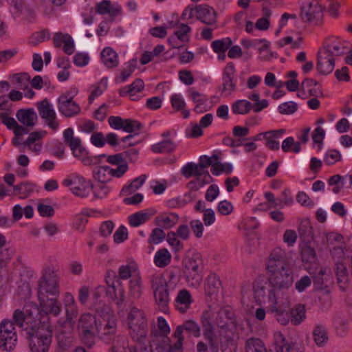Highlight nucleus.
Masks as SVG:
<instances>
[{
	"label": "nucleus",
	"instance_id": "1",
	"mask_svg": "<svg viewBox=\"0 0 352 352\" xmlns=\"http://www.w3.org/2000/svg\"><path fill=\"white\" fill-rule=\"evenodd\" d=\"M16 326L25 331L31 352H47L52 344V331L47 314H41L34 302L16 309L12 318Z\"/></svg>",
	"mask_w": 352,
	"mask_h": 352
},
{
	"label": "nucleus",
	"instance_id": "2",
	"mask_svg": "<svg viewBox=\"0 0 352 352\" xmlns=\"http://www.w3.org/2000/svg\"><path fill=\"white\" fill-rule=\"evenodd\" d=\"M200 320L204 337L211 345L216 336L215 327L220 335L225 338H230L236 328L234 313L229 306L217 311L210 307L202 313Z\"/></svg>",
	"mask_w": 352,
	"mask_h": 352
},
{
	"label": "nucleus",
	"instance_id": "3",
	"mask_svg": "<svg viewBox=\"0 0 352 352\" xmlns=\"http://www.w3.org/2000/svg\"><path fill=\"white\" fill-rule=\"evenodd\" d=\"M60 277L54 267L46 266L42 270L38 280V298L41 314L58 316L61 311V304L58 300L60 294Z\"/></svg>",
	"mask_w": 352,
	"mask_h": 352
},
{
	"label": "nucleus",
	"instance_id": "4",
	"mask_svg": "<svg viewBox=\"0 0 352 352\" xmlns=\"http://www.w3.org/2000/svg\"><path fill=\"white\" fill-rule=\"evenodd\" d=\"M270 289L268 300L270 303H277L279 300H288V292L294 283V273L291 267L267 271ZM288 304V302H286Z\"/></svg>",
	"mask_w": 352,
	"mask_h": 352
},
{
	"label": "nucleus",
	"instance_id": "5",
	"mask_svg": "<svg viewBox=\"0 0 352 352\" xmlns=\"http://www.w3.org/2000/svg\"><path fill=\"white\" fill-rule=\"evenodd\" d=\"M147 279L155 302L160 311L166 313L169 309V292L176 288L179 278L170 273L167 280L162 273H153L148 276Z\"/></svg>",
	"mask_w": 352,
	"mask_h": 352
},
{
	"label": "nucleus",
	"instance_id": "6",
	"mask_svg": "<svg viewBox=\"0 0 352 352\" xmlns=\"http://www.w3.org/2000/svg\"><path fill=\"white\" fill-rule=\"evenodd\" d=\"M126 324L131 338L136 342L144 343L148 336V326L143 310L133 307L126 317Z\"/></svg>",
	"mask_w": 352,
	"mask_h": 352
},
{
	"label": "nucleus",
	"instance_id": "7",
	"mask_svg": "<svg viewBox=\"0 0 352 352\" xmlns=\"http://www.w3.org/2000/svg\"><path fill=\"white\" fill-rule=\"evenodd\" d=\"M183 264L184 273L188 283L195 287L199 286L203 279L202 256L198 252H193L184 258Z\"/></svg>",
	"mask_w": 352,
	"mask_h": 352
},
{
	"label": "nucleus",
	"instance_id": "8",
	"mask_svg": "<svg viewBox=\"0 0 352 352\" xmlns=\"http://www.w3.org/2000/svg\"><path fill=\"white\" fill-rule=\"evenodd\" d=\"M184 333L195 338H199L201 336V327L193 320H186L182 324L177 326L172 335L173 352L183 351Z\"/></svg>",
	"mask_w": 352,
	"mask_h": 352
},
{
	"label": "nucleus",
	"instance_id": "9",
	"mask_svg": "<svg viewBox=\"0 0 352 352\" xmlns=\"http://www.w3.org/2000/svg\"><path fill=\"white\" fill-rule=\"evenodd\" d=\"M99 318L89 313H84L80 315L78 328L80 332L82 341L88 346H92L95 343Z\"/></svg>",
	"mask_w": 352,
	"mask_h": 352
},
{
	"label": "nucleus",
	"instance_id": "10",
	"mask_svg": "<svg viewBox=\"0 0 352 352\" xmlns=\"http://www.w3.org/2000/svg\"><path fill=\"white\" fill-rule=\"evenodd\" d=\"M117 320L111 313H106L99 318L96 333L106 344H110L116 338Z\"/></svg>",
	"mask_w": 352,
	"mask_h": 352
},
{
	"label": "nucleus",
	"instance_id": "11",
	"mask_svg": "<svg viewBox=\"0 0 352 352\" xmlns=\"http://www.w3.org/2000/svg\"><path fill=\"white\" fill-rule=\"evenodd\" d=\"M63 139L72 150L74 156L79 159L85 165L88 166L96 162L97 157H89L87 156V151L82 146L79 138L74 136V131L72 128L65 129L63 132Z\"/></svg>",
	"mask_w": 352,
	"mask_h": 352
},
{
	"label": "nucleus",
	"instance_id": "12",
	"mask_svg": "<svg viewBox=\"0 0 352 352\" xmlns=\"http://www.w3.org/2000/svg\"><path fill=\"white\" fill-rule=\"evenodd\" d=\"M14 320H3L0 323V349L3 351H12L17 342V334Z\"/></svg>",
	"mask_w": 352,
	"mask_h": 352
},
{
	"label": "nucleus",
	"instance_id": "13",
	"mask_svg": "<svg viewBox=\"0 0 352 352\" xmlns=\"http://www.w3.org/2000/svg\"><path fill=\"white\" fill-rule=\"evenodd\" d=\"M300 16L303 21L314 25H320L323 22V11L318 0H305Z\"/></svg>",
	"mask_w": 352,
	"mask_h": 352
},
{
	"label": "nucleus",
	"instance_id": "14",
	"mask_svg": "<svg viewBox=\"0 0 352 352\" xmlns=\"http://www.w3.org/2000/svg\"><path fill=\"white\" fill-rule=\"evenodd\" d=\"M63 185L69 187L71 192L76 196L87 197L90 192L91 183L86 180L83 177L73 173L63 180Z\"/></svg>",
	"mask_w": 352,
	"mask_h": 352
},
{
	"label": "nucleus",
	"instance_id": "15",
	"mask_svg": "<svg viewBox=\"0 0 352 352\" xmlns=\"http://www.w3.org/2000/svg\"><path fill=\"white\" fill-rule=\"evenodd\" d=\"M128 170L126 164H120L113 168L109 166H100L96 167L93 173L94 177L100 183L110 182L113 177L120 178Z\"/></svg>",
	"mask_w": 352,
	"mask_h": 352
},
{
	"label": "nucleus",
	"instance_id": "16",
	"mask_svg": "<svg viewBox=\"0 0 352 352\" xmlns=\"http://www.w3.org/2000/svg\"><path fill=\"white\" fill-rule=\"evenodd\" d=\"M36 107L39 116L44 120L45 124L53 131H56L59 127V122L52 104L47 99H44L37 102Z\"/></svg>",
	"mask_w": 352,
	"mask_h": 352
},
{
	"label": "nucleus",
	"instance_id": "17",
	"mask_svg": "<svg viewBox=\"0 0 352 352\" xmlns=\"http://www.w3.org/2000/svg\"><path fill=\"white\" fill-rule=\"evenodd\" d=\"M349 48L348 42L336 36H330L326 39L322 50L335 57L346 54Z\"/></svg>",
	"mask_w": 352,
	"mask_h": 352
},
{
	"label": "nucleus",
	"instance_id": "18",
	"mask_svg": "<svg viewBox=\"0 0 352 352\" xmlns=\"http://www.w3.org/2000/svg\"><path fill=\"white\" fill-rule=\"evenodd\" d=\"M58 111L66 117H73L80 112L78 104L73 100L69 93L62 94L58 99Z\"/></svg>",
	"mask_w": 352,
	"mask_h": 352
},
{
	"label": "nucleus",
	"instance_id": "19",
	"mask_svg": "<svg viewBox=\"0 0 352 352\" xmlns=\"http://www.w3.org/2000/svg\"><path fill=\"white\" fill-rule=\"evenodd\" d=\"M283 267H290L287 261L285 252L280 248H274L270 254L266 263V270H273Z\"/></svg>",
	"mask_w": 352,
	"mask_h": 352
},
{
	"label": "nucleus",
	"instance_id": "20",
	"mask_svg": "<svg viewBox=\"0 0 352 352\" xmlns=\"http://www.w3.org/2000/svg\"><path fill=\"white\" fill-rule=\"evenodd\" d=\"M335 67V57L322 50L318 54L316 69L320 74L327 75L331 73Z\"/></svg>",
	"mask_w": 352,
	"mask_h": 352
},
{
	"label": "nucleus",
	"instance_id": "21",
	"mask_svg": "<svg viewBox=\"0 0 352 352\" xmlns=\"http://www.w3.org/2000/svg\"><path fill=\"white\" fill-rule=\"evenodd\" d=\"M235 67L232 63H228L223 73V91L231 94L236 90V79L234 76Z\"/></svg>",
	"mask_w": 352,
	"mask_h": 352
},
{
	"label": "nucleus",
	"instance_id": "22",
	"mask_svg": "<svg viewBox=\"0 0 352 352\" xmlns=\"http://www.w3.org/2000/svg\"><path fill=\"white\" fill-rule=\"evenodd\" d=\"M157 325L158 330V336H156V338L153 341V344H164V341L165 338L168 340V348L167 350L172 351L173 349V338L170 340L168 335L170 332V328L166 322V320L162 317L160 316L157 318Z\"/></svg>",
	"mask_w": 352,
	"mask_h": 352
},
{
	"label": "nucleus",
	"instance_id": "23",
	"mask_svg": "<svg viewBox=\"0 0 352 352\" xmlns=\"http://www.w3.org/2000/svg\"><path fill=\"white\" fill-rule=\"evenodd\" d=\"M194 300L190 292L186 289L178 292L174 301L175 309L181 314L186 313L192 306Z\"/></svg>",
	"mask_w": 352,
	"mask_h": 352
},
{
	"label": "nucleus",
	"instance_id": "24",
	"mask_svg": "<svg viewBox=\"0 0 352 352\" xmlns=\"http://www.w3.org/2000/svg\"><path fill=\"white\" fill-rule=\"evenodd\" d=\"M128 298L132 301H138L144 294L142 279L140 275L132 277L128 283Z\"/></svg>",
	"mask_w": 352,
	"mask_h": 352
},
{
	"label": "nucleus",
	"instance_id": "25",
	"mask_svg": "<svg viewBox=\"0 0 352 352\" xmlns=\"http://www.w3.org/2000/svg\"><path fill=\"white\" fill-rule=\"evenodd\" d=\"M96 12L100 14H109L113 21L115 17L121 15L122 8L118 3H112L110 1L103 0L96 5Z\"/></svg>",
	"mask_w": 352,
	"mask_h": 352
},
{
	"label": "nucleus",
	"instance_id": "26",
	"mask_svg": "<svg viewBox=\"0 0 352 352\" xmlns=\"http://www.w3.org/2000/svg\"><path fill=\"white\" fill-rule=\"evenodd\" d=\"M17 120L26 128L32 129L37 122L38 116L34 109H21L16 114Z\"/></svg>",
	"mask_w": 352,
	"mask_h": 352
},
{
	"label": "nucleus",
	"instance_id": "27",
	"mask_svg": "<svg viewBox=\"0 0 352 352\" xmlns=\"http://www.w3.org/2000/svg\"><path fill=\"white\" fill-rule=\"evenodd\" d=\"M197 17L204 23L212 25L216 22V12L207 5H200L195 9Z\"/></svg>",
	"mask_w": 352,
	"mask_h": 352
},
{
	"label": "nucleus",
	"instance_id": "28",
	"mask_svg": "<svg viewBox=\"0 0 352 352\" xmlns=\"http://www.w3.org/2000/svg\"><path fill=\"white\" fill-rule=\"evenodd\" d=\"M189 98L195 103L194 111L196 113H204L209 110L206 105L208 97L196 91L194 88H190L188 90Z\"/></svg>",
	"mask_w": 352,
	"mask_h": 352
},
{
	"label": "nucleus",
	"instance_id": "29",
	"mask_svg": "<svg viewBox=\"0 0 352 352\" xmlns=\"http://www.w3.org/2000/svg\"><path fill=\"white\" fill-rule=\"evenodd\" d=\"M155 213L153 210H144L135 212L129 216V223L132 227H138L147 222Z\"/></svg>",
	"mask_w": 352,
	"mask_h": 352
},
{
	"label": "nucleus",
	"instance_id": "30",
	"mask_svg": "<svg viewBox=\"0 0 352 352\" xmlns=\"http://www.w3.org/2000/svg\"><path fill=\"white\" fill-rule=\"evenodd\" d=\"M144 87V83L141 79H136L131 85L129 86L123 87L120 91V94L121 96H125L126 95H129L131 99L132 100H138L139 97L137 96V94L141 92Z\"/></svg>",
	"mask_w": 352,
	"mask_h": 352
},
{
	"label": "nucleus",
	"instance_id": "31",
	"mask_svg": "<svg viewBox=\"0 0 352 352\" xmlns=\"http://www.w3.org/2000/svg\"><path fill=\"white\" fill-rule=\"evenodd\" d=\"M178 215L173 212L160 214L155 219L156 225L165 229L173 228L178 222Z\"/></svg>",
	"mask_w": 352,
	"mask_h": 352
},
{
	"label": "nucleus",
	"instance_id": "32",
	"mask_svg": "<svg viewBox=\"0 0 352 352\" xmlns=\"http://www.w3.org/2000/svg\"><path fill=\"white\" fill-rule=\"evenodd\" d=\"M102 63L107 68H113L118 65L119 60L118 54L111 47H107L100 53Z\"/></svg>",
	"mask_w": 352,
	"mask_h": 352
},
{
	"label": "nucleus",
	"instance_id": "33",
	"mask_svg": "<svg viewBox=\"0 0 352 352\" xmlns=\"http://www.w3.org/2000/svg\"><path fill=\"white\" fill-rule=\"evenodd\" d=\"M285 304L284 300H279L277 303H270V309L272 312L276 313V320L283 325L287 324L291 321V316L287 312H285L281 305Z\"/></svg>",
	"mask_w": 352,
	"mask_h": 352
},
{
	"label": "nucleus",
	"instance_id": "34",
	"mask_svg": "<svg viewBox=\"0 0 352 352\" xmlns=\"http://www.w3.org/2000/svg\"><path fill=\"white\" fill-rule=\"evenodd\" d=\"M170 104L172 107L178 112H181L184 118H188L190 116V111L186 109V103L179 94H174L170 96Z\"/></svg>",
	"mask_w": 352,
	"mask_h": 352
},
{
	"label": "nucleus",
	"instance_id": "35",
	"mask_svg": "<svg viewBox=\"0 0 352 352\" xmlns=\"http://www.w3.org/2000/svg\"><path fill=\"white\" fill-rule=\"evenodd\" d=\"M182 173L185 177L190 178L192 176L197 177L209 173L207 170H204L200 164L190 162L182 168Z\"/></svg>",
	"mask_w": 352,
	"mask_h": 352
},
{
	"label": "nucleus",
	"instance_id": "36",
	"mask_svg": "<svg viewBox=\"0 0 352 352\" xmlns=\"http://www.w3.org/2000/svg\"><path fill=\"white\" fill-rule=\"evenodd\" d=\"M220 284L219 277L215 274H210L206 279L204 285L205 294L210 296L217 294Z\"/></svg>",
	"mask_w": 352,
	"mask_h": 352
},
{
	"label": "nucleus",
	"instance_id": "37",
	"mask_svg": "<svg viewBox=\"0 0 352 352\" xmlns=\"http://www.w3.org/2000/svg\"><path fill=\"white\" fill-rule=\"evenodd\" d=\"M252 109V104L248 100L241 99L231 104V111L234 115H247Z\"/></svg>",
	"mask_w": 352,
	"mask_h": 352
},
{
	"label": "nucleus",
	"instance_id": "38",
	"mask_svg": "<svg viewBox=\"0 0 352 352\" xmlns=\"http://www.w3.org/2000/svg\"><path fill=\"white\" fill-rule=\"evenodd\" d=\"M13 190L14 195H18L21 199H25L34 192V185L30 182H24L13 186Z\"/></svg>",
	"mask_w": 352,
	"mask_h": 352
},
{
	"label": "nucleus",
	"instance_id": "39",
	"mask_svg": "<svg viewBox=\"0 0 352 352\" xmlns=\"http://www.w3.org/2000/svg\"><path fill=\"white\" fill-rule=\"evenodd\" d=\"M172 256L166 248L157 250L154 256V263L158 267H165L171 261Z\"/></svg>",
	"mask_w": 352,
	"mask_h": 352
},
{
	"label": "nucleus",
	"instance_id": "40",
	"mask_svg": "<svg viewBox=\"0 0 352 352\" xmlns=\"http://www.w3.org/2000/svg\"><path fill=\"white\" fill-rule=\"evenodd\" d=\"M284 129H278L274 131H269V134L266 137L265 146L270 150L277 151L280 148V144L276 139L281 137L285 133Z\"/></svg>",
	"mask_w": 352,
	"mask_h": 352
},
{
	"label": "nucleus",
	"instance_id": "41",
	"mask_svg": "<svg viewBox=\"0 0 352 352\" xmlns=\"http://www.w3.org/2000/svg\"><path fill=\"white\" fill-rule=\"evenodd\" d=\"M290 316L292 324H300L306 318V310L305 305L302 304L296 305L291 309Z\"/></svg>",
	"mask_w": 352,
	"mask_h": 352
},
{
	"label": "nucleus",
	"instance_id": "42",
	"mask_svg": "<svg viewBox=\"0 0 352 352\" xmlns=\"http://www.w3.org/2000/svg\"><path fill=\"white\" fill-rule=\"evenodd\" d=\"M313 338L318 346H324L328 340L326 328L321 324L316 325L313 330Z\"/></svg>",
	"mask_w": 352,
	"mask_h": 352
},
{
	"label": "nucleus",
	"instance_id": "43",
	"mask_svg": "<svg viewBox=\"0 0 352 352\" xmlns=\"http://www.w3.org/2000/svg\"><path fill=\"white\" fill-rule=\"evenodd\" d=\"M336 275L340 288L344 289L349 283L348 271L344 264L342 263L336 264Z\"/></svg>",
	"mask_w": 352,
	"mask_h": 352
},
{
	"label": "nucleus",
	"instance_id": "44",
	"mask_svg": "<svg viewBox=\"0 0 352 352\" xmlns=\"http://www.w3.org/2000/svg\"><path fill=\"white\" fill-rule=\"evenodd\" d=\"M177 147V144L170 139H166L163 141L152 145L151 151L154 153H170L173 151Z\"/></svg>",
	"mask_w": 352,
	"mask_h": 352
},
{
	"label": "nucleus",
	"instance_id": "45",
	"mask_svg": "<svg viewBox=\"0 0 352 352\" xmlns=\"http://www.w3.org/2000/svg\"><path fill=\"white\" fill-rule=\"evenodd\" d=\"M146 179V176L145 175H142L140 177L134 179L131 184L129 185L124 186L120 194L122 195H129L134 192H135L138 189H139L144 183Z\"/></svg>",
	"mask_w": 352,
	"mask_h": 352
},
{
	"label": "nucleus",
	"instance_id": "46",
	"mask_svg": "<svg viewBox=\"0 0 352 352\" xmlns=\"http://www.w3.org/2000/svg\"><path fill=\"white\" fill-rule=\"evenodd\" d=\"M33 214L34 210L31 206H26L23 208L19 204H16L12 208V218L15 221H19L23 215L30 219L33 217Z\"/></svg>",
	"mask_w": 352,
	"mask_h": 352
},
{
	"label": "nucleus",
	"instance_id": "47",
	"mask_svg": "<svg viewBox=\"0 0 352 352\" xmlns=\"http://www.w3.org/2000/svg\"><path fill=\"white\" fill-rule=\"evenodd\" d=\"M212 178L209 173H205L200 176L195 177V178L190 181L187 186L190 190H198L199 188L210 183Z\"/></svg>",
	"mask_w": 352,
	"mask_h": 352
},
{
	"label": "nucleus",
	"instance_id": "48",
	"mask_svg": "<svg viewBox=\"0 0 352 352\" xmlns=\"http://www.w3.org/2000/svg\"><path fill=\"white\" fill-rule=\"evenodd\" d=\"M232 41L229 37L213 41L211 43L212 50L217 54L225 53L232 45Z\"/></svg>",
	"mask_w": 352,
	"mask_h": 352
},
{
	"label": "nucleus",
	"instance_id": "49",
	"mask_svg": "<svg viewBox=\"0 0 352 352\" xmlns=\"http://www.w3.org/2000/svg\"><path fill=\"white\" fill-rule=\"evenodd\" d=\"M107 78H102L98 82L92 86L91 94L89 97V102L91 103L94 99L100 96L107 88Z\"/></svg>",
	"mask_w": 352,
	"mask_h": 352
},
{
	"label": "nucleus",
	"instance_id": "50",
	"mask_svg": "<svg viewBox=\"0 0 352 352\" xmlns=\"http://www.w3.org/2000/svg\"><path fill=\"white\" fill-rule=\"evenodd\" d=\"M253 292L256 300L258 302H261L266 294V287L263 279L258 278L254 281L253 284Z\"/></svg>",
	"mask_w": 352,
	"mask_h": 352
},
{
	"label": "nucleus",
	"instance_id": "51",
	"mask_svg": "<svg viewBox=\"0 0 352 352\" xmlns=\"http://www.w3.org/2000/svg\"><path fill=\"white\" fill-rule=\"evenodd\" d=\"M285 338L280 333L275 334V344L276 345L277 352H302L296 349L294 346H289L285 343Z\"/></svg>",
	"mask_w": 352,
	"mask_h": 352
},
{
	"label": "nucleus",
	"instance_id": "52",
	"mask_svg": "<svg viewBox=\"0 0 352 352\" xmlns=\"http://www.w3.org/2000/svg\"><path fill=\"white\" fill-rule=\"evenodd\" d=\"M301 258L305 263L316 264L317 258L315 250L308 245H305L301 249Z\"/></svg>",
	"mask_w": 352,
	"mask_h": 352
},
{
	"label": "nucleus",
	"instance_id": "53",
	"mask_svg": "<svg viewBox=\"0 0 352 352\" xmlns=\"http://www.w3.org/2000/svg\"><path fill=\"white\" fill-rule=\"evenodd\" d=\"M282 150L285 152L292 151L294 153H298L301 151L300 143L295 142L294 138L288 137L285 139L282 143Z\"/></svg>",
	"mask_w": 352,
	"mask_h": 352
},
{
	"label": "nucleus",
	"instance_id": "54",
	"mask_svg": "<svg viewBox=\"0 0 352 352\" xmlns=\"http://www.w3.org/2000/svg\"><path fill=\"white\" fill-rule=\"evenodd\" d=\"M137 270V265L134 263L122 265L120 266L118 273V276L122 280H126L131 278L133 272Z\"/></svg>",
	"mask_w": 352,
	"mask_h": 352
},
{
	"label": "nucleus",
	"instance_id": "55",
	"mask_svg": "<svg viewBox=\"0 0 352 352\" xmlns=\"http://www.w3.org/2000/svg\"><path fill=\"white\" fill-rule=\"evenodd\" d=\"M245 352H265V349L260 339L251 338L246 342Z\"/></svg>",
	"mask_w": 352,
	"mask_h": 352
},
{
	"label": "nucleus",
	"instance_id": "56",
	"mask_svg": "<svg viewBox=\"0 0 352 352\" xmlns=\"http://www.w3.org/2000/svg\"><path fill=\"white\" fill-rule=\"evenodd\" d=\"M143 129V125L139 121L132 119H125L123 131L127 133H138Z\"/></svg>",
	"mask_w": 352,
	"mask_h": 352
},
{
	"label": "nucleus",
	"instance_id": "57",
	"mask_svg": "<svg viewBox=\"0 0 352 352\" xmlns=\"http://www.w3.org/2000/svg\"><path fill=\"white\" fill-rule=\"evenodd\" d=\"M232 170V166L230 164H223L221 162L214 163L212 165L210 171L214 175H219L223 173L229 174Z\"/></svg>",
	"mask_w": 352,
	"mask_h": 352
},
{
	"label": "nucleus",
	"instance_id": "58",
	"mask_svg": "<svg viewBox=\"0 0 352 352\" xmlns=\"http://www.w3.org/2000/svg\"><path fill=\"white\" fill-rule=\"evenodd\" d=\"M166 238V234L161 228H154L148 239L150 244H159Z\"/></svg>",
	"mask_w": 352,
	"mask_h": 352
},
{
	"label": "nucleus",
	"instance_id": "59",
	"mask_svg": "<svg viewBox=\"0 0 352 352\" xmlns=\"http://www.w3.org/2000/svg\"><path fill=\"white\" fill-rule=\"evenodd\" d=\"M91 190H93V193L96 198L102 199L105 197L110 191L109 186L105 183L96 184L95 185L91 184Z\"/></svg>",
	"mask_w": 352,
	"mask_h": 352
},
{
	"label": "nucleus",
	"instance_id": "60",
	"mask_svg": "<svg viewBox=\"0 0 352 352\" xmlns=\"http://www.w3.org/2000/svg\"><path fill=\"white\" fill-rule=\"evenodd\" d=\"M190 31L191 28L188 25L181 23L174 34L179 38L181 43H187L189 41L188 34Z\"/></svg>",
	"mask_w": 352,
	"mask_h": 352
},
{
	"label": "nucleus",
	"instance_id": "61",
	"mask_svg": "<svg viewBox=\"0 0 352 352\" xmlns=\"http://www.w3.org/2000/svg\"><path fill=\"white\" fill-rule=\"evenodd\" d=\"M342 155L340 153L335 149H331L327 151L324 157V162L327 165H333L337 162L341 160Z\"/></svg>",
	"mask_w": 352,
	"mask_h": 352
},
{
	"label": "nucleus",
	"instance_id": "62",
	"mask_svg": "<svg viewBox=\"0 0 352 352\" xmlns=\"http://www.w3.org/2000/svg\"><path fill=\"white\" fill-rule=\"evenodd\" d=\"M190 195L185 194L184 198L175 197L167 201V206L170 208H182L190 201Z\"/></svg>",
	"mask_w": 352,
	"mask_h": 352
},
{
	"label": "nucleus",
	"instance_id": "63",
	"mask_svg": "<svg viewBox=\"0 0 352 352\" xmlns=\"http://www.w3.org/2000/svg\"><path fill=\"white\" fill-rule=\"evenodd\" d=\"M311 137L314 143L318 144V151H320L322 148L323 140L325 137V131L321 126H317L314 129Z\"/></svg>",
	"mask_w": 352,
	"mask_h": 352
},
{
	"label": "nucleus",
	"instance_id": "64",
	"mask_svg": "<svg viewBox=\"0 0 352 352\" xmlns=\"http://www.w3.org/2000/svg\"><path fill=\"white\" fill-rule=\"evenodd\" d=\"M298 109V105L296 102L289 101L280 104L278 110L280 114L289 115L295 113Z\"/></svg>",
	"mask_w": 352,
	"mask_h": 352
}]
</instances>
